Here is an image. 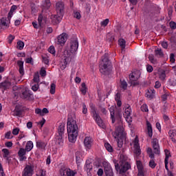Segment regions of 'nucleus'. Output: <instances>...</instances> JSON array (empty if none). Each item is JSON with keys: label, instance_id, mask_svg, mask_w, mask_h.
I'll use <instances>...</instances> for the list:
<instances>
[{"label": "nucleus", "instance_id": "1", "mask_svg": "<svg viewBox=\"0 0 176 176\" xmlns=\"http://www.w3.org/2000/svg\"><path fill=\"white\" fill-rule=\"evenodd\" d=\"M78 47L79 42H78V38L75 37L71 40L69 48L65 50L62 56V60L60 64V69L64 70L67 68V65L75 57Z\"/></svg>", "mask_w": 176, "mask_h": 176}, {"label": "nucleus", "instance_id": "2", "mask_svg": "<svg viewBox=\"0 0 176 176\" xmlns=\"http://www.w3.org/2000/svg\"><path fill=\"white\" fill-rule=\"evenodd\" d=\"M67 133L68 140L69 142H76V138H78V124L76 121L72 118H69L67 120Z\"/></svg>", "mask_w": 176, "mask_h": 176}, {"label": "nucleus", "instance_id": "3", "mask_svg": "<svg viewBox=\"0 0 176 176\" xmlns=\"http://www.w3.org/2000/svg\"><path fill=\"white\" fill-rule=\"evenodd\" d=\"M100 72L103 75H109L111 74L112 65L111 60L108 58V54H105L102 57L99 65Z\"/></svg>", "mask_w": 176, "mask_h": 176}, {"label": "nucleus", "instance_id": "4", "mask_svg": "<svg viewBox=\"0 0 176 176\" xmlns=\"http://www.w3.org/2000/svg\"><path fill=\"white\" fill-rule=\"evenodd\" d=\"M113 137L118 138V146L122 148L123 146V140L126 138V132H124V128L123 124L120 122V125L116 127V131L113 133Z\"/></svg>", "mask_w": 176, "mask_h": 176}, {"label": "nucleus", "instance_id": "5", "mask_svg": "<svg viewBox=\"0 0 176 176\" xmlns=\"http://www.w3.org/2000/svg\"><path fill=\"white\" fill-rule=\"evenodd\" d=\"M89 107L91 109V116L94 118V120L96 122L98 126H99L100 129H107V126L102 121V119H101V117H100V115L97 113V111L96 110V106H94L93 104H90Z\"/></svg>", "mask_w": 176, "mask_h": 176}, {"label": "nucleus", "instance_id": "6", "mask_svg": "<svg viewBox=\"0 0 176 176\" xmlns=\"http://www.w3.org/2000/svg\"><path fill=\"white\" fill-rule=\"evenodd\" d=\"M120 157L121 164L120 166H118V170H116V171L120 173V174H124V173H126V171L130 170V165L129 162H126V158L124 157V155H121Z\"/></svg>", "mask_w": 176, "mask_h": 176}, {"label": "nucleus", "instance_id": "7", "mask_svg": "<svg viewBox=\"0 0 176 176\" xmlns=\"http://www.w3.org/2000/svg\"><path fill=\"white\" fill-rule=\"evenodd\" d=\"M130 145L135 156H140V155H141V146H140V140L138 139V136H135Z\"/></svg>", "mask_w": 176, "mask_h": 176}, {"label": "nucleus", "instance_id": "8", "mask_svg": "<svg viewBox=\"0 0 176 176\" xmlns=\"http://www.w3.org/2000/svg\"><path fill=\"white\" fill-rule=\"evenodd\" d=\"M141 76V73L140 71L136 70L133 72H132L129 75V80L131 82V85L133 86H137L138 85V79H140V77Z\"/></svg>", "mask_w": 176, "mask_h": 176}, {"label": "nucleus", "instance_id": "9", "mask_svg": "<svg viewBox=\"0 0 176 176\" xmlns=\"http://www.w3.org/2000/svg\"><path fill=\"white\" fill-rule=\"evenodd\" d=\"M34 168H35V166L32 164L29 163L24 168V169L22 172V176H32V175H34Z\"/></svg>", "mask_w": 176, "mask_h": 176}, {"label": "nucleus", "instance_id": "10", "mask_svg": "<svg viewBox=\"0 0 176 176\" xmlns=\"http://www.w3.org/2000/svg\"><path fill=\"white\" fill-rule=\"evenodd\" d=\"M103 167L104 168V174L106 176H113V170H112V166H111V164L107 161H104Z\"/></svg>", "mask_w": 176, "mask_h": 176}, {"label": "nucleus", "instance_id": "11", "mask_svg": "<svg viewBox=\"0 0 176 176\" xmlns=\"http://www.w3.org/2000/svg\"><path fill=\"white\" fill-rule=\"evenodd\" d=\"M136 166L138 168V176H145V173H146V168L144 167L142 162L140 160H137Z\"/></svg>", "mask_w": 176, "mask_h": 176}, {"label": "nucleus", "instance_id": "12", "mask_svg": "<svg viewBox=\"0 0 176 176\" xmlns=\"http://www.w3.org/2000/svg\"><path fill=\"white\" fill-rule=\"evenodd\" d=\"M65 42H67V34L62 33L59 36H58L56 43L57 45H60V46H64L65 45Z\"/></svg>", "mask_w": 176, "mask_h": 176}, {"label": "nucleus", "instance_id": "13", "mask_svg": "<svg viewBox=\"0 0 176 176\" xmlns=\"http://www.w3.org/2000/svg\"><path fill=\"white\" fill-rule=\"evenodd\" d=\"M21 98L24 100H32L34 98V95L31 93V91L28 88H25L21 95Z\"/></svg>", "mask_w": 176, "mask_h": 176}, {"label": "nucleus", "instance_id": "14", "mask_svg": "<svg viewBox=\"0 0 176 176\" xmlns=\"http://www.w3.org/2000/svg\"><path fill=\"white\" fill-rule=\"evenodd\" d=\"M65 6L63 1H58L56 4V10L57 14H62L64 16V9Z\"/></svg>", "mask_w": 176, "mask_h": 176}, {"label": "nucleus", "instance_id": "15", "mask_svg": "<svg viewBox=\"0 0 176 176\" xmlns=\"http://www.w3.org/2000/svg\"><path fill=\"white\" fill-rule=\"evenodd\" d=\"M151 144L154 149V153H155V155H160V147L159 146V140H157V138H153L151 142Z\"/></svg>", "mask_w": 176, "mask_h": 176}, {"label": "nucleus", "instance_id": "16", "mask_svg": "<svg viewBox=\"0 0 176 176\" xmlns=\"http://www.w3.org/2000/svg\"><path fill=\"white\" fill-rule=\"evenodd\" d=\"M93 139L91 137H86L84 140V145L86 151H90L93 146Z\"/></svg>", "mask_w": 176, "mask_h": 176}, {"label": "nucleus", "instance_id": "17", "mask_svg": "<svg viewBox=\"0 0 176 176\" xmlns=\"http://www.w3.org/2000/svg\"><path fill=\"white\" fill-rule=\"evenodd\" d=\"M60 176H75V172L70 168H63L60 169Z\"/></svg>", "mask_w": 176, "mask_h": 176}, {"label": "nucleus", "instance_id": "18", "mask_svg": "<svg viewBox=\"0 0 176 176\" xmlns=\"http://www.w3.org/2000/svg\"><path fill=\"white\" fill-rule=\"evenodd\" d=\"M10 24V19L8 16V19L2 18L0 19V28H9V25Z\"/></svg>", "mask_w": 176, "mask_h": 176}, {"label": "nucleus", "instance_id": "19", "mask_svg": "<svg viewBox=\"0 0 176 176\" xmlns=\"http://www.w3.org/2000/svg\"><path fill=\"white\" fill-rule=\"evenodd\" d=\"M25 153H27V151L25 148H20L18 151V156H19L20 162H24V160H27V157H25Z\"/></svg>", "mask_w": 176, "mask_h": 176}, {"label": "nucleus", "instance_id": "20", "mask_svg": "<svg viewBox=\"0 0 176 176\" xmlns=\"http://www.w3.org/2000/svg\"><path fill=\"white\" fill-rule=\"evenodd\" d=\"M64 15L61 14H57L56 15H52L51 19L52 20V23L54 24H58L63 20V16Z\"/></svg>", "mask_w": 176, "mask_h": 176}, {"label": "nucleus", "instance_id": "21", "mask_svg": "<svg viewBox=\"0 0 176 176\" xmlns=\"http://www.w3.org/2000/svg\"><path fill=\"white\" fill-rule=\"evenodd\" d=\"M165 160H164V163H165V168L168 171V159L171 157V153H170V151L168 150H165Z\"/></svg>", "mask_w": 176, "mask_h": 176}, {"label": "nucleus", "instance_id": "22", "mask_svg": "<svg viewBox=\"0 0 176 176\" xmlns=\"http://www.w3.org/2000/svg\"><path fill=\"white\" fill-rule=\"evenodd\" d=\"M35 113H36V115H39L40 116H45L46 113H49V110H47L46 108H44L43 109H36Z\"/></svg>", "mask_w": 176, "mask_h": 176}, {"label": "nucleus", "instance_id": "23", "mask_svg": "<svg viewBox=\"0 0 176 176\" xmlns=\"http://www.w3.org/2000/svg\"><path fill=\"white\" fill-rule=\"evenodd\" d=\"M36 148H38V149L45 151V149L46 148V145H47V143L39 140V141L36 142Z\"/></svg>", "mask_w": 176, "mask_h": 176}, {"label": "nucleus", "instance_id": "24", "mask_svg": "<svg viewBox=\"0 0 176 176\" xmlns=\"http://www.w3.org/2000/svg\"><path fill=\"white\" fill-rule=\"evenodd\" d=\"M10 86H12V83H10V81L8 80L0 83V89H3V90H6V89H9Z\"/></svg>", "mask_w": 176, "mask_h": 176}, {"label": "nucleus", "instance_id": "25", "mask_svg": "<svg viewBox=\"0 0 176 176\" xmlns=\"http://www.w3.org/2000/svg\"><path fill=\"white\" fill-rule=\"evenodd\" d=\"M17 65L19 67V74L23 76L24 75V62L21 60H19L17 62Z\"/></svg>", "mask_w": 176, "mask_h": 176}, {"label": "nucleus", "instance_id": "26", "mask_svg": "<svg viewBox=\"0 0 176 176\" xmlns=\"http://www.w3.org/2000/svg\"><path fill=\"white\" fill-rule=\"evenodd\" d=\"M146 126H147V131H148V135L152 138L153 135V131L152 129V124H151V122L148 121L146 122Z\"/></svg>", "mask_w": 176, "mask_h": 176}, {"label": "nucleus", "instance_id": "27", "mask_svg": "<svg viewBox=\"0 0 176 176\" xmlns=\"http://www.w3.org/2000/svg\"><path fill=\"white\" fill-rule=\"evenodd\" d=\"M65 130V123L60 122L59 123L58 127V134H64V131Z\"/></svg>", "mask_w": 176, "mask_h": 176}, {"label": "nucleus", "instance_id": "28", "mask_svg": "<svg viewBox=\"0 0 176 176\" xmlns=\"http://www.w3.org/2000/svg\"><path fill=\"white\" fill-rule=\"evenodd\" d=\"M124 116H131V107L130 104H126L124 107Z\"/></svg>", "mask_w": 176, "mask_h": 176}, {"label": "nucleus", "instance_id": "29", "mask_svg": "<svg viewBox=\"0 0 176 176\" xmlns=\"http://www.w3.org/2000/svg\"><path fill=\"white\" fill-rule=\"evenodd\" d=\"M34 148V142L32 141H28L25 145V150L27 152H31L32 149Z\"/></svg>", "mask_w": 176, "mask_h": 176}, {"label": "nucleus", "instance_id": "30", "mask_svg": "<svg viewBox=\"0 0 176 176\" xmlns=\"http://www.w3.org/2000/svg\"><path fill=\"white\" fill-rule=\"evenodd\" d=\"M109 112H110L112 123H115V107L111 106L109 108Z\"/></svg>", "mask_w": 176, "mask_h": 176}, {"label": "nucleus", "instance_id": "31", "mask_svg": "<svg viewBox=\"0 0 176 176\" xmlns=\"http://www.w3.org/2000/svg\"><path fill=\"white\" fill-rule=\"evenodd\" d=\"M63 135H64V134H58V135L56 136V144H58V145L63 144Z\"/></svg>", "mask_w": 176, "mask_h": 176}, {"label": "nucleus", "instance_id": "32", "mask_svg": "<svg viewBox=\"0 0 176 176\" xmlns=\"http://www.w3.org/2000/svg\"><path fill=\"white\" fill-rule=\"evenodd\" d=\"M118 45L122 50H124V49H126V40L124 38H120L118 40Z\"/></svg>", "mask_w": 176, "mask_h": 176}, {"label": "nucleus", "instance_id": "33", "mask_svg": "<svg viewBox=\"0 0 176 176\" xmlns=\"http://www.w3.org/2000/svg\"><path fill=\"white\" fill-rule=\"evenodd\" d=\"M17 10V6H12L10 8V10L8 13V19H12L13 17V13H14L15 10Z\"/></svg>", "mask_w": 176, "mask_h": 176}, {"label": "nucleus", "instance_id": "34", "mask_svg": "<svg viewBox=\"0 0 176 176\" xmlns=\"http://www.w3.org/2000/svg\"><path fill=\"white\" fill-rule=\"evenodd\" d=\"M80 91L83 96H85L86 93H87V88L86 87V84L85 82L81 84Z\"/></svg>", "mask_w": 176, "mask_h": 176}, {"label": "nucleus", "instance_id": "35", "mask_svg": "<svg viewBox=\"0 0 176 176\" xmlns=\"http://www.w3.org/2000/svg\"><path fill=\"white\" fill-rule=\"evenodd\" d=\"M169 136L171 138L172 141H175L176 138V131L175 130H170L168 132Z\"/></svg>", "mask_w": 176, "mask_h": 176}, {"label": "nucleus", "instance_id": "36", "mask_svg": "<svg viewBox=\"0 0 176 176\" xmlns=\"http://www.w3.org/2000/svg\"><path fill=\"white\" fill-rule=\"evenodd\" d=\"M148 59H149V61H151V64H154V65L157 64V59L155 58V56H153V54H150L148 56Z\"/></svg>", "mask_w": 176, "mask_h": 176}, {"label": "nucleus", "instance_id": "37", "mask_svg": "<svg viewBox=\"0 0 176 176\" xmlns=\"http://www.w3.org/2000/svg\"><path fill=\"white\" fill-rule=\"evenodd\" d=\"M155 56H159V57H163V56H164V54L163 53L162 49L159 48L155 50Z\"/></svg>", "mask_w": 176, "mask_h": 176}, {"label": "nucleus", "instance_id": "38", "mask_svg": "<svg viewBox=\"0 0 176 176\" xmlns=\"http://www.w3.org/2000/svg\"><path fill=\"white\" fill-rule=\"evenodd\" d=\"M104 148L108 151V152H113V148L109 143H104Z\"/></svg>", "mask_w": 176, "mask_h": 176}, {"label": "nucleus", "instance_id": "39", "mask_svg": "<svg viewBox=\"0 0 176 176\" xmlns=\"http://www.w3.org/2000/svg\"><path fill=\"white\" fill-rule=\"evenodd\" d=\"M109 24V19H106L100 22V26L101 27H107Z\"/></svg>", "mask_w": 176, "mask_h": 176}, {"label": "nucleus", "instance_id": "40", "mask_svg": "<svg viewBox=\"0 0 176 176\" xmlns=\"http://www.w3.org/2000/svg\"><path fill=\"white\" fill-rule=\"evenodd\" d=\"M31 87L33 91H38V89H39V85L38 83L34 84V82H32Z\"/></svg>", "mask_w": 176, "mask_h": 176}, {"label": "nucleus", "instance_id": "41", "mask_svg": "<svg viewBox=\"0 0 176 176\" xmlns=\"http://www.w3.org/2000/svg\"><path fill=\"white\" fill-rule=\"evenodd\" d=\"M50 92L51 94H54L56 93V84H51Z\"/></svg>", "mask_w": 176, "mask_h": 176}, {"label": "nucleus", "instance_id": "42", "mask_svg": "<svg viewBox=\"0 0 176 176\" xmlns=\"http://www.w3.org/2000/svg\"><path fill=\"white\" fill-rule=\"evenodd\" d=\"M33 82H34V83H39V74L38 73H36L34 74V78H33Z\"/></svg>", "mask_w": 176, "mask_h": 176}, {"label": "nucleus", "instance_id": "43", "mask_svg": "<svg viewBox=\"0 0 176 176\" xmlns=\"http://www.w3.org/2000/svg\"><path fill=\"white\" fill-rule=\"evenodd\" d=\"M92 168H91V165L90 164V163L87 161L85 166V170H86L87 171H90V170H91Z\"/></svg>", "mask_w": 176, "mask_h": 176}, {"label": "nucleus", "instance_id": "44", "mask_svg": "<svg viewBox=\"0 0 176 176\" xmlns=\"http://www.w3.org/2000/svg\"><path fill=\"white\" fill-rule=\"evenodd\" d=\"M17 48L19 49V50H22V49L24 48V43L23 41H18Z\"/></svg>", "mask_w": 176, "mask_h": 176}, {"label": "nucleus", "instance_id": "45", "mask_svg": "<svg viewBox=\"0 0 176 176\" xmlns=\"http://www.w3.org/2000/svg\"><path fill=\"white\" fill-rule=\"evenodd\" d=\"M5 138H6L7 140H12V138H13V135H12V132H7L5 135Z\"/></svg>", "mask_w": 176, "mask_h": 176}, {"label": "nucleus", "instance_id": "46", "mask_svg": "<svg viewBox=\"0 0 176 176\" xmlns=\"http://www.w3.org/2000/svg\"><path fill=\"white\" fill-rule=\"evenodd\" d=\"M2 152L3 153V157H8L10 155L9 150L8 148H3Z\"/></svg>", "mask_w": 176, "mask_h": 176}, {"label": "nucleus", "instance_id": "47", "mask_svg": "<svg viewBox=\"0 0 176 176\" xmlns=\"http://www.w3.org/2000/svg\"><path fill=\"white\" fill-rule=\"evenodd\" d=\"M49 53L51 54H56V50L54 49V46L52 45L48 48Z\"/></svg>", "mask_w": 176, "mask_h": 176}, {"label": "nucleus", "instance_id": "48", "mask_svg": "<svg viewBox=\"0 0 176 176\" xmlns=\"http://www.w3.org/2000/svg\"><path fill=\"white\" fill-rule=\"evenodd\" d=\"M141 110L142 112H148L149 111V109H148V105L146 104H142L141 107Z\"/></svg>", "mask_w": 176, "mask_h": 176}, {"label": "nucleus", "instance_id": "49", "mask_svg": "<svg viewBox=\"0 0 176 176\" xmlns=\"http://www.w3.org/2000/svg\"><path fill=\"white\" fill-rule=\"evenodd\" d=\"M149 93H151V95H149L148 98H153L155 97V94H156V91L153 89H150Z\"/></svg>", "mask_w": 176, "mask_h": 176}, {"label": "nucleus", "instance_id": "50", "mask_svg": "<svg viewBox=\"0 0 176 176\" xmlns=\"http://www.w3.org/2000/svg\"><path fill=\"white\" fill-rule=\"evenodd\" d=\"M149 166L151 168H155L156 167V163H155V160H151L149 162Z\"/></svg>", "mask_w": 176, "mask_h": 176}, {"label": "nucleus", "instance_id": "51", "mask_svg": "<svg viewBox=\"0 0 176 176\" xmlns=\"http://www.w3.org/2000/svg\"><path fill=\"white\" fill-rule=\"evenodd\" d=\"M121 87L124 90H126V89H127V82L124 80L121 81Z\"/></svg>", "mask_w": 176, "mask_h": 176}, {"label": "nucleus", "instance_id": "52", "mask_svg": "<svg viewBox=\"0 0 176 176\" xmlns=\"http://www.w3.org/2000/svg\"><path fill=\"white\" fill-rule=\"evenodd\" d=\"M37 176H45L46 171L43 170V169L39 170L38 173L36 175Z\"/></svg>", "mask_w": 176, "mask_h": 176}, {"label": "nucleus", "instance_id": "53", "mask_svg": "<svg viewBox=\"0 0 176 176\" xmlns=\"http://www.w3.org/2000/svg\"><path fill=\"white\" fill-rule=\"evenodd\" d=\"M43 63L45 64L46 65H49V57L47 56H43Z\"/></svg>", "mask_w": 176, "mask_h": 176}, {"label": "nucleus", "instance_id": "54", "mask_svg": "<svg viewBox=\"0 0 176 176\" xmlns=\"http://www.w3.org/2000/svg\"><path fill=\"white\" fill-rule=\"evenodd\" d=\"M74 16L75 17V19H77L78 20H79L81 17L80 12H74Z\"/></svg>", "mask_w": 176, "mask_h": 176}, {"label": "nucleus", "instance_id": "55", "mask_svg": "<svg viewBox=\"0 0 176 176\" xmlns=\"http://www.w3.org/2000/svg\"><path fill=\"white\" fill-rule=\"evenodd\" d=\"M113 163L114 164L116 170H119V164L118 163V161L116 160H113Z\"/></svg>", "mask_w": 176, "mask_h": 176}, {"label": "nucleus", "instance_id": "56", "mask_svg": "<svg viewBox=\"0 0 176 176\" xmlns=\"http://www.w3.org/2000/svg\"><path fill=\"white\" fill-rule=\"evenodd\" d=\"M42 20H43V16L42 14L39 15L38 16V23L41 27V25H42Z\"/></svg>", "mask_w": 176, "mask_h": 176}, {"label": "nucleus", "instance_id": "57", "mask_svg": "<svg viewBox=\"0 0 176 176\" xmlns=\"http://www.w3.org/2000/svg\"><path fill=\"white\" fill-rule=\"evenodd\" d=\"M20 131V129L19 128H15L12 130V134L14 135H17Z\"/></svg>", "mask_w": 176, "mask_h": 176}, {"label": "nucleus", "instance_id": "58", "mask_svg": "<svg viewBox=\"0 0 176 176\" xmlns=\"http://www.w3.org/2000/svg\"><path fill=\"white\" fill-rule=\"evenodd\" d=\"M126 121L127 122V123H131L133 122V118H131V116H124Z\"/></svg>", "mask_w": 176, "mask_h": 176}, {"label": "nucleus", "instance_id": "59", "mask_svg": "<svg viewBox=\"0 0 176 176\" xmlns=\"http://www.w3.org/2000/svg\"><path fill=\"white\" fill-rule=\"evenodd\" d=\"M100 112H102L103 115H107L108 113V111L104 107H100Z\"/></svg>", "mask_w": 176, "mask_h": 176}, {"label": "nucleus", "instance_id": "60", "mask_svg": "<svg viewBox=\"0 0 176 176\" xmlns=\"http://www.w3.org/2000/svg\"><path fill=\"white\" fill-rule=\"evenodd\" d=\"M169 25L172 30H175V28H176L175 22H173V21L170 22Z\"/></svg>", "mask_w": 176, "mask_h": 176}, {"label": "nucleus", "instance_id": "61", "mask_svg": "<svg viewBox=\"0 0 176 176\" xmlns=\"http://www.w3.org/2000/svg\"><path fill=\"white\" fill-rule=\"evenodd\" d=\"M40 75L41 76H46V70H45L44 68H41L40 71Z\"/></svg>", "mask_w": 176, "mask_h": 176}, {"label": "nucleus", "instance_id": "62", "mask_svg": "<svg viewBox=\"0 0 176 176\" xmlns=\"http://www.w3.org/2000/svg\"><path fill=\"white\" fill-rule=\"evenodd\" d=\"M160 78L162 80H164L166 78V73L164 72H162L160 74Z\"/></svg>", "mask_w": 176, "mask_h": 176}, {"label": "nucleus", "instance_id": "63", "mask_svg": "<svg viewBox=\"0 0 176 176\" xmlns=\"http://www.w3.org/2000/svg\"><path fill=\"white\" fill-rule=\"evenodd\" d=\"M8 43H12V42H13V41L14 40V36L13 35H10L8 38Z\"/></svg>", "mask_w": 176, "mask_h": 176}, {"label": "nucleus", "instance_id": "64", "mask_svg": "<svg viewBox=\"0 0 176 176\" xmlns=\"http://www.w3.org/2000/svg\"><path fill=\"white\" fill-rule=\"evenodd\" d=\"M31 9H32V12L33 13H36L37 9H36V6H35V4H32V5L31 6Z\"/></svg>", "mask_w": 176, "mask_h": 176}]
</instances>
